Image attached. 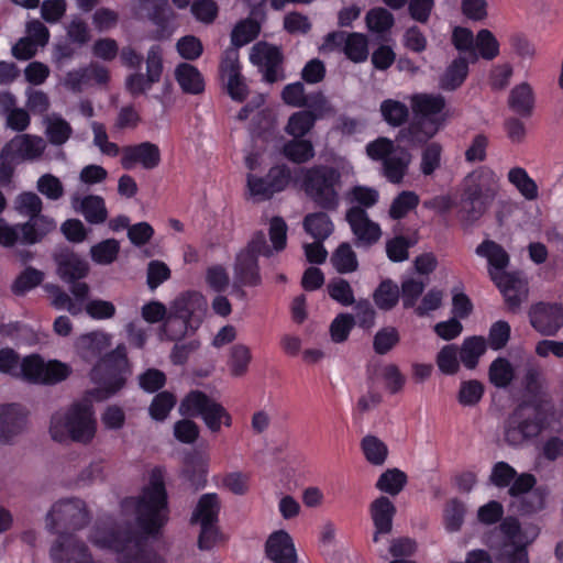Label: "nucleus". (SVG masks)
<instances>
[{
	"instance_id": "obj_1",
	"label": "nucleus",
	"mask_w": 563,
	"mask_h": 563,
	"mask_svg": "<svg viewBox=\"0 0 563 563\" xmlns=\"http://www.w3.org/2000/svg\"><path fill=\"white\" fill-rule=\"evenodd\" d=\"M167 512L164 473L154 468L141 496L125 498L115 514L100 518L88 539L99 549L113 551L119 563H166L162 555L142 547L135 526L147 536L156 534L167 522Z\"/></svg>"
},
{
	"instance_id": "obj_2",
	"label": "nucleus",
	"mask_w": 563,
	"mask_h": 563,
	"mask_svg": "<svg viewBox=\"0 0 563 563\" xmlns=\"http://www.w3.org/2000/svg\"><path fill=\"white\" fill-rule=\"evenodd\" d=\"M91 520L86 503L76 497L55 501L45 516V529L58 533L51 543L52 563H103L96 560L88 545L75 532Z\"/></svg>"
},
{
	"instance_id": "obj_3",
	"label": "nucleus",
	"mask_w": 563,
	"mask_h": 563,
	"mask_svg": "<svg viewBox=\"0 0 563 563\" xmlns=\"http://www.w3.org/2000/svg\"><path fill=\"white\" fill-rule=\"evenodd\" d=\"M98 430L96 412L91 400H75L56 410L49 419L48 434L60 444H90Z\"/></svg>"
},
{
	"instance_id": "obj_4",
	"label": "nucleus",
	"mask_w": 563,
	"mask_h": 563,
	"mask_svg": "<svg viewBox=\"0 0 563 563\" xmlns=\"http://www.w3.org/2000/svg\"><path fill=\"white\" fill-rule=\"evenodd\" d=\"M0 372L35 385H56L69 377L71 367L58 360L31 354L20 360L11 349L0 350Z\"/></svg>"
},
{
	"instance_id": "obj_5",
	"label": "nucleus",
	"mask_w": 563,
	"mask_h": 563,
	"mask_svg": "<svg viewBox=\"0 0 563 563\" xmlns=\"http://www.w3.org/2000/svg\"><path fill=\"white\" fill-rule=\"evenodd\" d=\"M500 189V178L488 166L471 172L462 184V201L465 219L474 222L483 217L493 205Z\"/></svg>"
},
{
	"instance_id": "obj_6",
	"label": "nucleus",
	"mask_w": 563,
	"mask_h": 563,
	"mask_svg": "<svg viewBox=\"0 0 563 563\" xmlns=\"http://www.w3.org/2000/svg\"><path fill=\"white\" fill-rule=\"evenodd\" d=\"M131 374L124 345L102 357L91 371V380L96 384L88 395L96 401L106 400L121 390Z\"/></svg>"
},
{
	"instance_id": "obj_7",
	"label": "nucleus",
	"mask_w": 563,
	"mask_h": 563,
	"mask_svg": "<svg viewBox=\"0 0 563 563\" xmlns=\"http://www.w3.org/2000/svg\"><path fill=\"white\" fill-rule=\"evenodd\" d=\"M208 302L199 291H187L170 305V313L164 323V331L172 340H178L199 328Z\"/></svg>"
},
{
	"instance_id": "obj_8",
	"label": "nucleus",
	"mask_w": 563,
	"mask_h": 563,
	"mask_svg": "<svg viewBox=\"0 0 563 563\" xmlns=\"http://www.w3.org/2000/svg\"><path fill=\"white\" fill-rule=\"evenodd\" d=\"M409 100L416 115V122L408 129L410 140L418 143L427 142L446 121L445 100L441 95L434 93H416Z\"/></svg>"
},
{
	"instance_id": "obj_9",
	"label": "nucleus",
	"mask_w": 563,
	"mask_h": 563,
	"mask_svg": "<svg viewBox=\"0 0 563 563\" xmlns=\"http://www.w3.org/2000/svg\"><path fill=\"white\" fill-rule=\"evenodd\" d=\"M301 188L319 206L333 209L339 203L340 173L328 166L318 165L300 168Z\"/></svg>"
},
{
	"instance_id": "obj_10",
	"label": "nucleus",
	"mask_w": 563,
	"mask_h": 563,
	"mask_svg": "<svg viewBox=\"0 0 563 563\" xmlns=\"http://www.w3.org/2000/svg\"><path fill=\"white\" fill-rule=\"evenodd\" d=\"M271 256L272 250L266 243L264 233H256L247 246L240 251L236 255L233 266V287L239 290L243 297L245 292L242 287H255L261 284V275L258 272L257 256Z\"/></svg>"
},
{
	"instance_id": "obj_11",
	"label": "nucleus",
	"mask_w": 563,
	"mask_h": 563,
	"mask_svg": "<svg viewBox=\"0 0 563 563\" xmlns=\"http://www.w3.org/2000/svg\"><path fill=\"white\" fill-rule=\"evenodd\" d=\"M366 153L373 161L383 162V174L393 184H399L402 180L412 159L408 150L395 146L386 137L368 143Z\"/></svg>"
},
{
	"instance_id": "obj_12",
	"label": "nucleus",
	"mask_w": 563,
	"mask_h": 563,
	"mask_svg": "<svg viewBox=\"0 0 563 563\" xmlns=\"http://www.w3.org/2000/svg\"><path fill=\"white\" fill-rule=\"evenodd\" d=\"M506 542L500 552V560L506 563H529L526 547L539 534V528L528 526L521 528L514 518H507L500 525Z\"/></svg>"
},
{
	"instance_id": "obj_13",
	"label": "nucleus",
	"mask_w": 563,
	"mask_h": 563,
	"mask_svg": "<svg viewBox=\"0 0 563 563\" xmlns=\"http://www.w3.org/2000/svg\"><path fill=\"white\" fill-rule=\"evenodd\" d=\"M542 421L537 406L522 404L509 417L505 427V440L510 445H520L540 433Z\"/></svg>"
},
{
	"instance_id": "obj_14",
	"label": "nucleus",
	"mask_w": 563,
	"mask_h": 563,
	"mask_svg": "<svg viewBox=\"0 0 563 563\" xmlns=\"http://www.w3.org/2000/svg\"><path fill=\"white\" fill-rule=\"evenodd\" d=\"M250 62L263 74L265 81L272 84L284 79L283 56L277 46L266 42L254 44L250 51Z\"/></svg>"
},
{
	"instance_id": "obj_15",
	"label": "nucleus",
	"mask_w": 563,
	"mask_h": 563,
	"mask_svg": "<svg viewBox=\"0 0 563 563\" xmlns=\"http://www.w3.org/2000/svg\"><path fill=\"white\" fill-rule=\"evenodd\" d=\"M120 162L126 170H131L136 166L151 170L161 164V150L158 145L147 141L124 146L121 150Z\"/></svg>"
},
{
	"instance_id": "obj_16",
	"label": "nucleus",
	"mask_w": 563,
	"mask_h": 563,
	"mask_svg": "<svg viewBox=\"0 0 563 563\" xmlns=\"http://www.w3.org/2000/svg\"><path fill=\"white\" fill-rule=\"evenodd\" d=\"M345 218L358 245L371 246L382 238L380 225L371 220L363 208H350Z\"/></svg>"
},
{
	"instance_id": "obj_17",
	"label": "nucleus",
	"mask_w": 563,
	"mask_h": 563,
	"mask_svg": "<svg viewBox=\"0 0 563 563\" xmlns=\"http://www.w3.org/2000/svg\"><path fill=\"white\" fill-rule=\"evenodd\" d=\"M45 141L36 135L20 134L13 137L1 151V159L33 161L45 151Z\"/></svg>"
},
{
	"instance_id": "obj_18",
	"label": "nucleus",
	"mask_w": 563,
	"mask_h": 563,
	"mask_svg": "<svg viewBox=\"0 0 563 563\" xmlns=\"http://www.w3.org/2000/svg\"><path fill=\"white\" fill-rule=\"evenodd\" d=\"M27 410L19 404L0 406V441L9 442L26 426Z\"/></svg>"
},
{
	"instance_id": "obj_19",
	"label": "nucleus",
	"mask_w": 563,
	"mask_h": 563,
	"mask_svg": "<svg viewBox=\"0 0 563 563\" xmlns=\"http://www.w3.org/2000/svg\"><path fill=\"white\" fill-rule=\"evenodd\" d=\"M475 253L487 261L488 274L493 282L509 275V273L506 272L509 264V255L506 250L495 241H483L476 247Z\"/></svg>"
},
{
	"instance_id": "obj_20",
	"label": "nucleus",
	"mask_w": 563,
	"mask_h": 563,
	"mask_svg": "<svg viewBox=\"0 0 563 563\" xmlns=\"http://www.w3.org/2000/svg\"><path fill=\"white\" fill-rule=\"evenodd\" d=\"M530 319L536 330L552 335L563 325V307L539 303L532 308Z\"/></svg>"
},
{
	"instance_id": "obj_21",
	"label": "nucleus",
	"mask_w": 563,
	"mask_h": 563,
	"mask_svg": "<svg viewBox=\"0 0 563 563\" xmlns=\"http://www.w3.org/2000/svg\"><path fill=\"white\" fill-rule=\"evenodd\" d=\"M58 276L66 283L85 278L89 272L88 262L69 250H62L55 255Z\"/></svg>"
},
{
	"instance_id": "obj_22",
	"label": "nucleus",
	"mask_w": 563,
	"mask_h": 563,
	"mask_svg": "<svg viewBox=\"0 0 563 563\" xmlns=\"http://www.w3.org/2000/svg\"><path fill=\"white\" fill-rule=\"evenodd\" d=\"M266 553L274 563H297L292 539L285 530L275 531L269 536Z\"/></svg>"
},
{
	"instance_id": "obj_23",
	"label": "nucleus",
	"mask_w": 563,
	"mask_h": 563,
	"mask_svg": "<svg viewBox=\"0 0 563 563\" xmlns=\"http://www.w3.org/2000/svg\"><path fill=\"white\" fill-rule=\"evenodd\" d=\"M369 510L375 526L373 540L378 542L382 534H387L391 531L396 508L387 497L382 496L371 504Z\"/></svg>"
},
{
	"instance_id": "obj_24",
	"label": "nucleus",
	"mask_w": 563,
	"mask_h": 563,
	"mask_svg": "<svg viewBox=\"0 0 563 563\" xmlns=\"http://www.w3.org/2000/svg\"><path fill=\"white\" fill-rule=\"evenodd\" d=\"M112 336L103 331H92L77 338L75 347L78 355L85 361H91L108 349Z\"/></svg>"
},
{
	"instance_id": "obj_25",
	"label": "nucleus",
	"mask_w": 563,
	"mask_h": 563,
	"mask_svg": "<svg viewBox=\"0 0 563 563\" xmlns=\"http://www.w3.org/2000/svg\"><path fill=\"white\" fill-rule=\"evenodd\" d=\"M174 75L183 92L200 95L205 91V78L196 66L180 63L176 66Z\"/></svg>"
},
{
	"instance_id": "obj_26",
	"label": "nucleus",
	"mask_w": 563,
	"mask_h": 563,
	"mask_svg": "<svg viewBox=\"0 0 563 563\" xmlns=\"http://www.w3.org/2000/svg\"><path fill=\"white\" fill-rule=\"evenodd\" d=\"M71 205L90 223H102L107 218L104 201L99 196H87L82 199L75 196L71 198Z\"/></svg>"
},
{
	"instance_id": "obj_27",
	"label": "nucleus",
	"mask_w": 563,
	"mask_h": 563,
	"mask_svg": "<svg viewBox=\"0 0 563 563\" xmlns=\"http://www.w3.org/2000/svg\"><path fill=\"white\" fill-rule=\"evenodd\" d=\"M494 283L511 308L519 306L527 296L526 283L517 275L509 274L499 278V280H494Z\"/></svg>"
},
{
	"instance_id": "obj_28",
	"label": "nucleus",
	"mask_w": 563,
	"mask_h": 563,
	"mask_svg": "<svg viewBox=\"0 0 563 563\" xmlns=\"http://www.w3.org/2000/svg\"><path fill=\"white\" fill-rule=\"evenodd\" d=\"M56 223L53 219L37 214L26 223L22 224V243L34 244L41 241L47 233L55 230Z\"/></svg>"
},
{
	"instance_id": "obj_29",
	"label": "nucleus",
	"mask_w": 563,
	"mask_h": 563,
	"mask_svg": "<svg viewBox=\"0 0 563 563\" xmlns=\"http://www.w3.org/2000/svg\"><path fill=\"white\" fill-rule=\"evenodd\" d=\"M252 362V351L244 343H236L231 346L228 355V369L232 377L239 378L247 374Z\"/></svg>"
},
{
	"instance_id": "obj_30",
	"label": "nucleus",
	"mask_w": 563,
	"mask_h": 563,
	"mask_svg": "<svg viewBox=\"0 0 563 563\" xmlns=\"http://www.w3.org/2000/svg\"><path fill=\"white\" fill-rule=\"evenodd\" d=\"M499 55V42L496 36L487 29H482L477 32L474 51L471 55V60L476 62L478 58L485 60H493Z\"/></svg>"
},
{
	"instance_id": "obj_31",
	"label": "nucleus",
	"mask_w": 563,
	"mask_h": 563,
	"mask_svg": "<svg viewBox=\"0 0 563 563\" xmlns=\"http://www.w3.org/2000/svg\"><path fill=\"white\" fill-rule=\"evenodd\" d=\"M220 510V503L217 494L202 495L192 512L191 522L194 523H217Z\"/></svg>"
},
{
	"instance_id": "obj_32",
	"label": "nucleus",
	"mask_w": 563,
	"mask_h": 563,
	"mask_svg": "<svg viewBox=\"0 0 563 563\" xmlns=\"http://www.w3.org/2000/svg\"><path fill=\"white\" fill-rule=\"evenodd\" d=\"M509 107L521 115H530L534 106L532 88L527 82L515 86L509 95Z\"/></svg>"
},
{
	"instance_id": "obj_33",
	"label": "nucleus",
	"mask_w": 563,
	"mask_h": 563,
	"mask_svg": "<svg viewBox=\"0 0 563 563\" xmlns=\"http://www.w3.org/2000/svg\"><path fill=\"white\" fill-rule=\"evenodd\" d=\"M486 347L487 342L483 336L465 338L460 350L461 362L466 368L474 369Z\"/></svg>"
},
{
	"instance_id": "obj_34",
	"label": "nucleus",
	"mask_w": 563,
	"mask_h": 563,
	"mask_svg": "<svg viewBox=\"0 0 563 563\" xmlns=\"http://www.w3.org/2000/svg\"><path fill=\"white\" fill-rule=\"evenodd\" d=\"M507 179L525 199L536 200L538 198V186L525 168L518 166L510 168Z\"/></svg>"
},
{
	"instance_id": "obj_35",
	"label": "nucleus",
	"mask_w": 563,
	"mask_h": 563,
	"mask_svg": "<svg viewBox=\"0 0 563 563\" xmlns=\"http://www.w3.org/2000/svg\"><path fill=\"white\" fill-rule=\"evenodd\" d=\"M131 12L136 18H147L158 22L168 10L167 0H132L130 3Z\"/></svg>"
},
{
	"instance_id": "obj_36",
	"label": "nucleus",
	"mask_w": 563,
	"mask_h": 563,
	"mask_svg": "<svg viewBox=\"0 0 563 563\" xmlns=\"http://www.w3.org/2000/svg\"><path fill=\"white\" fill-rule=\"evenodd\" d=\"M200 418L213 433L219 432L222 426L230 428L233 423L231 413L216 400H212Z\"/></svg>"
},
{
	"instance_id": "obj_37",
	"label": "nucleus",
	"mask_w": 563,
	"mask_h": 563,
	"mask_svg": "<svg viewBox=\"0 0 563 563\" xmlns=\"http://www.w3.org/2000/svg\"><path fill=\"white\" fill-rule=\"evenodd\" d=\"M468 74V64L464 57L455 58L446 68L440 79V86L444 90H455L460 87Z\"/></svg>"
},
{
	"instance_id": "obj_38",
	"label": "nucleus",
	"mask_w": 563,
	"mask_h": 563,
	"mask_svg": "<svg viewBox=\"0 0 563 563\" xmlns=\"http://www.w3.org/2000/svg\"><path fill=\"white\" fill-rule=\"evenodd\" d=\"M45 133L54 145H63L73 133L70 124L58 114L47 115L45 119Z\"/></svg>"
},
{
	"instance_id": "obj_39",
	"label": "nucleus",
	"mask_w": 563,
	"mask_h": 563,
	"mask_svg": "<svg viewBox=\"0 0 563 563\" xmlns=\"http://www.w3.org/2000/svg\"><path fill=\"white\" fill-rule=\"evenodd\" d=\"M212 400L205 393L192 390L180 401L179 413L185 417H201Z\"/></svg>"
},
{
	"instance_id": "obj_40",
	"label": "nucleus",
	"mask_w": 563,
	"mask_h": 563,
	"mask_svg": "<svg viewBox=\"0 0 563 563\" xmlns=\"http://www.w3.org/2000/svg\"><path fill=\"white\" fill-rule=\"evenodd\" d=\"M361 449L366 461L375 466L383 465L388 456V448L379 438L368 434L361 441Z\"/></svg>"
},
{
	"instance_id": "obj_41",
	"label": "nucleus",
	"mask_w": 563,
	"mask_h": 563,
	"mask_svg": "<svg viewBox=\"0 0 563 563\" xmlns=\"http://www.w3.org/2000/svg\"><path fill=\"white\" fill-rule=\"evenodd\" d=\"M333 267L341 274L353 273L358 267L357 256L347 242L341 243L331 256Z\"/></svg>"
},
{
	"instance_id": "obj_42",
	"label": "nucleus",
	"mask_w": 563,
	"mask_h": 563,
	"mask_svg": "<svg viewBox=\"0 0 563 563\" xmlns=\"http://www.w3.org/2000/svg\"><path fill=\"white\" fill-rule=\"evenodd\" d=\"M303 228L317 241L325 240L333 231V223L323 212L308 214L303 220Z\"/></svg>"
},
{
	"instance_id": "obj_43",
	"label": "nucleus",
	"mask_w": 563,
	"mask_h": 563,
	"mask_svg": "<svg viewBox=\"0 0 563 563\" xmlns=\"http://www.w3.org/2000/svg\"><path fill=\"white\" fill-rule=\"evenodd\" d=\"M488 376L495 387L505 388L515 378V367L507 358L497 357L489 366Z\"/></svg>"
},
{
	"instance_id": "obj_44",
	"label": "nucleus",
	"mask_w": 563,
	"mask_h": 563,
	"mask_svg": "<svg viewBox=\"0 0 563 563\" xmlns=\"http://www.w3.org/2000/svg\"><path fill=\"white\" fill-rule=\"evenodd\" d=\"M343 53L353 63H363L368 57V38L363 33L347 34Z\"/></svg>"
},
{
	"instance_id": "obj_45",
	"label": "nucleus",
	"mask_w": 563,
	"mask_h": 563,
	"mask_svg": "<svg viewBox=\"0 0 563 563\" xmlns=\"http://www.w3.org/2000/svg\"><path fill=\"white\" fill-rule=\"evenodd\" d=\"M372 376L374 379L383 380L391 393L400 390L405 384V377L399 368L394 364H382L373 368Z\"/></svg>"
},
{
	"instance_id": "obj_46",
	"label": "nucleus",
	"mask_w": 563,
	"mask_h": 563,
	"mask_svg": "<svg viewBox=\"0 0 563 563\" xmlns=\"http://www.w3.org/2000/svg\"><path fill=\"white\" fill-rule=\"evenodd\" d=\"M407 483V475L398 470L390 468L384 472L377 479L376 487L391 496L398 495Z\"/></svg>"
},
{
	"instance_id": "obj_47",
	"label": "nucleus",
	"mask_w": 563,
	"mask_h": 563,
	"mask_svg": "<svg viewBox=\"0 0 563 563\" xmlns=\"http://www.w3.org/2000/svg\"><path fill=\"white\" fill-rule=\"evenodd\" d=\"M283 153L294 163H306L314 156L312 143L308 140L294 139L284 145Z\"/></svg>"
},
{
	"instance_id": "obj_48",
	"label": "nucleus",
	"mask_w": 563,
	"mask_h": 563,
	"mask_svg": "<svg viewBox=\"0 0 563 563\" xmlns=\"http://www.w3.org/2000/svg\"><path fill=\"white\" fill-rule=\"evenodd\" d=\"M44 289L49 295L51 303L58 310H67L73 316L80 314L82 312V305L80 302L73 301L70 296L62 290L58 286L47 284Z\"/></svg>"
},
{
	"instance_id": "obj_49",
	"label": "nucleus",
	"mask_w": 563,
	"mask_h": 563,
	"mask_svg": "<svg viewBox=\"0 0 563 563\" xmlns=\"http://www.w3.org/2000/svg\"><path fill=\"white\" fill-rule=\"evenodd\" d=\"M119 251V242L114 239H108L91 246L90 256L96 264L109 265L117 260Z\"/></svg>"
},
{
	"instance_id": "obj_50",
	"label": "nucleus",
	"mask_w": 563,
	"mask_h": 563,
	"mask_svg": "<svg viewBox=\"0 0 563 563\" xmlns=\"http://www.w3.org/2000/svg\"><path fill=\"white\" fill-rule=\"evenodd\" d=\"M242 66L240 63V54L236 48H228L221 57L219 71L222 82H227L242 76Z\"/></svg>"
},
{
	"instance_id": "obj_51",
	"label": "nucleus",
	"mask_w": 563,
	"mask_h": 563,
	"mask_svg": "<svg viewBox=\"0 0 563 563\" xmlns=\"http://www.w3.org/2000/svg\"><path fill=\"white\" fill-rule=\"evenodd\" d=\"M380 113L389 125L399 126L407 120L409 110L406 103L387 99L380 104Z\"/></svg>"
},
{
	"instance_id": "obj_52",
	"label": "nucleus",
	"mask_w": 563,
	"mask_h": 563,
	"mask_svg": "<svg viewBox=\"0 0 563 563\" xmlns=\"http://www.w3.org/2000/svg\"><path fill=\"white\" fill-rule=\"evenodd\" d=\"M316 117L310 111H299L294 113L286 125V132L294 139L305 136L313 126Z\"/></svg>"
},
{
	"instance_id": "obj_53",
	"label": "nucleus",
	"mask_w": 563,
	"mask_h": 563,
	"mask_svg": "<svg viewBox=\"0 0 563 563\" xmlns=\"http://www.w3.org/2000/svg\"><path fill=\"white\" fill-rule=\"evenodd\" d=\"M260 33V24L251 19H245L239 22L232 33H231V42L234 46L233 48H239L251 41H253L257 34Z\"/></svg>"
},
{
	"instance_id": "obj_54",
	"label": "nucleus",
	"mask_w": 563,
	"mask_h": 563,
	"mask_svg": "<svg viewBox=\"0 0 563 563\" xmlns=\"http://www.w3.org/2000/svg\"><path fill=\"white\" fill-rule=\"evenodd\" d=\"M365 22L368 31L384 33L394 25V16L384 8H374L366 13Z\"/></svg>"
},
{
	"instance_id": "obj_55",
	"label": "nucleus",
	"mask_w": 563,
	"mask_h": 563,
	"mask_svg": "<svg viewBox=\"0 0 563 563\" xmlns=\"http://www.w3.org/2000/svg\"><path fill=\"white\" fill-rule=\"evenodd\" d=\"M399 288L390 282L384 280L374 292L375 305L383 310H389L398 302Z\"/></svg>"
},
{
	"instance_id": "obj_56",
	"label": "nucleus",
	"mask_w": 563,
	"mask_h": 563,
	"mask_svg": "<svg viewBox=\"0 0 563 563\" xmlns=\"http://www.w3.org/2000/svg\"><path fill=\"white\" fill-rule=\"evenodd\" d=\"M246 188L250 197L257 202L269 200L276 195L275 190H271L266 176L261 177L252 173L246 176Z\"/></svg>"
},
{
	"instance_id": "obj_57",
	"label": "nucleus",
	"mask_w": 563,
	"mask_h": 563,
	"mask_svg": "<svg viewBox=\"0 0 563 563\" xmlns=\"http://www.w3.org/2000/svg\"><path fill=\"white\" fill-rule=\"evenodd\" d=\"M175 404L176 398L172 393L162 391L153 398L148 407V413L153 420L164 421L168 417Z\"/></svg>"
},
{
	"instance_id": "obj_58",
	"label": "nucleus",
	"mask_w": 563,
	"mask_h": 563,
	"mask_svg": "<svg viewBox=\"0 0 563 563\" xmlns=\"http://www.w3.org/2000/svg\"><path fill=\"white\" fill-rule=\"evenodd\" d=\"M439 371L445 375H454L460 368L459 350L454 344L444 345L437 354Z\"/></svg>"
},
{
	"instance_id": "obj_59",
	"label": "nucleus",
	"mask_w": 563,
	"mask_h": 563,
	"mask_svg": "<svg viewBox=\"0 0 563 563\" xmlns=\"http://www.w3.org/2000/svg\"><path fill=\"white\" fill-rule=\"evenodd\" d=\"M417 243V238L395 236L386 242V253L393 262H404L408 260V250Z\"/></svg>"
},
{
	"instance_id": "obj_60",
	"label": "nucleus",
	"mask_w": 563,
	"mask_h": 563,
	"mask_svg": "<svg viewBox=\"0 0 563 563\" xmlns=\"http://www.w3.org/2000/svg\"><path fill=\"white\" fill-rule=\"evenodd\" d=\"M442 146L437 142L426 145L421 152L420 170L423 175L433 174L441 165Z\"/></svg>"
},
{
	"instance_id": "obj_61",
	"label": "nucleus",
	"mask_w": 563,
	"mask_h": 563,
	"mask_svg": "<svg viewBox=\"0 0 563 563\" xmlns=\"http://www.w3.org/2000/svg\"><path fill=\"white\" fill-rule=\"evenodd\" d=\"M42 206L41 198L31 191L20 194L14 201L19 214L29 217L30 220L41 213Z\"/></svg>"
},
{
	"instance_id": "obj_62",
	"label": "nucleus",
	"mask_w": 563,
	"mask_h": 563,
	"mask_svg": "<svg viewBox=\"0 0 563 563\" xmlns=\"http://www.w3.org/2000/svg\"><path fill=\"white\" fill-rule=\"evenodd\" d=\"M484 395V386L481 382L471 379L460 385L457 400L464 407L475 406Z\"/></svg>"
},
{
	"instance_id": "obj_63",
	"label": "nucleus",
	"mask_w": 563,
	"mask_h": 563,
	"mask_svg": "<svg viewBox=\"0 0 563 563\" xmlns=\"http://www.w3.org/2000/svg\"><path fill=\"white\" fill-rule=\"evenodd\" d=\"M418 203L419 197L413 191H402L394 199L389 209V216L393 219H400L415 209Z\"/></svg>"
},
{
	"instance_id": "obj_64",
	"label": "nucleus",
	"mask_w": 563,
	"mask_h": 563,
	"mask_svg": "<svg viewBox=\"0 0 563 563\" xmlns=\"http://www.w3.org/2000/svg\"><path fill=\"white\" fill-rule=\"evenodd\" d=\"M271 190L276 194L284 191L292 181L291 172L285 164L272 166L266 174Z\"/></svg>"
}]
</instances>
